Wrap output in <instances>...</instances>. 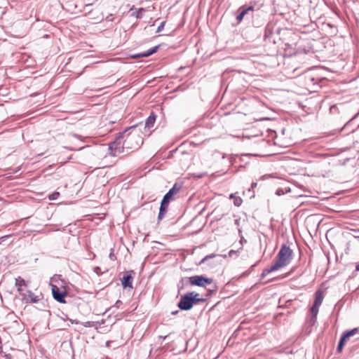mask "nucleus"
<instances>
[{
	"instance_id": "nucleus-6",
	"label": "nucleus",
	"mask_w": 359,
	"mask_h": 359,
	"mask_svg": "<svg viewBox=\"0 0 359 359\" xmlns=\"http://www.w3.org/2000/svg\"><path fill=\"white\" fill-rule=\"evenodd\" d=\"M212 279L205 278L203 276H195L190 278V283L191 285L201 287H205L207 285L212 283Z\"/></svg>"
},
{
	"instance_id": "nucleus-10",
	"label": "nucleus",
	"mask_w": 359,
	"mask_h": 359,
	"mask_svg": "<svg viewBox=\"0 0 359 359\" xmlns=\"http://www.w3.org/2000/svg\"><path fill=\"white\" fill-rule=\"evenodd\" d=\"M155 121H156V116L153 114L150 115L146 121L145 128H148V129L151 128L154 125Z\"/></svg>"
},
{
	"instance_id": "nucleus-23",
	"label": "nucleus",
	"mask_w": 359,
	"mask_h": 359,
	"mask_svg": "<svg viewBox=\"0 0 359 359\" xmlns=\"http://www.w3.org/2000/svg\"><path fill=\"white\" fill-rule=\"evenodd\" d=\"M260 143L261 144L264 145V141L263 139H261V141H260Z\"/></svg>"
},
{
	"instance_id": "nucleus-9",
	"label": "nucleus",
	"mask_w": 359,
	"mask_h": 359,
	"mask_svg": "<svg viewBox=\"0 0 359 359\" xmlns=\"http://www.w3.org/2000/svg\"><path fill=\"white\" fill-rule=\"evenodd\" d=\"M15 286L17 287L20 294H25L24 290L25 289L24 287H27V284L24 279H22L21 277L15 278Z\"/></svg>"
},
{
	"instance_id": "nucleus-12",
	"label": "nucleus",
	"mask_w": 359,
	"mask_h": 359,
	"mask_svg": "<svg viewBox=\"0 0 359 359\" xmlns=\"http://www.w3.org/2000/svg\"><path fill=\"white\" fill-rule=\"evenodd\" d=\"M157 49H158V46H155L153 48H151L146 52H143V53L139 54L137 56L138 57H148V56L152 55L153 53H154L155 52H156Z\"/></svg>"
},
{
	"instance_id": "nucleus-17",
	"label": "nucleus",
	"mask_w": 359,
	"mask_h": 359,
	"mask_svg": "<svg viewBox=\"0 0 359 359\" xmlns=\"http://www.w3.org/2000/svg\"><path fill=\"white\" fill-rule=\"evenodd\" d=\"M58 196H59V193L55 192L49 196V199L50 200H55L57 198Z\"/></svg>"
},
{
	"instance_id": "nucleus-14",
	"label": "nucleus",
	"mask_w": 359,
	"mask_h": 359,
	"mask_svg": "<svg viewBox=\"0 0 359 359\" xmlns=\"http://www.w3.org/2000/svg\"><path fill=\"white\" fill-rule=\"evenodd\" d=\"M346 341V339H345L343 336H341V339L339 340L338 346H337V351H339V352L341 351Z\"/></svg>"
},
{
	"instance_id": "nucleus-26",
	"label": "nucleus",
	"mask_w": 359,
	"mask_h": 359,
	"mask_svg": "<svg viewBox=\"0 0 359 359\" xmlns=\"http://www.w3.org/2000/svg\"><path fill=\"white\" fill-rule=\"evenodd\" d=\"M251 9H252V7H251V6H248V11H249L250 10H251Z\"/></svg>"
},
{
	"instance_id": "nucleus-5",
	"label": "nucleus",
	"mask_w": 359,
	"mask_h": 359,
	"mask_svg": "<svg viewBox=\"0 0 359 359\" xmlns=\"http://www.w3.org/2000/svg\"><path fill=\"white\" fill-rule=\"evenodd\" d=\"M323 300V292L320 290H318L316 292L315 300H314L313 304L311 309V312L313 314V316H317V314L318 313L319 307L321 305Z\"/></svg>"
},
{
	"instance_id": "nucleus-19",
	"label": "nucleus",
	"mask_w": 359,
	"mask_h": 359,
	"mask_svg": "<svg viewBox=\"0 0 359 359\" xmlns=\"http://www.w3.org/2000/svg\"><path fill=\"white\" fill-rule=\"evenodd\" d=\"M215 257V255H208V256H206L203 259H202L201 263L204 262H205V260L208 259V258H212V257Z\"/></svg>"
},
{
	"instance_id": "nucleus-11",
	"label": "nucleus",
	"mask_w": 359,
	"mask_h": 359,
	"mask_svg": "<svg viewBox=\"0 0 359 359\" xmlns=\"http://www.w3.org/2000/svg\"><path fill=\"white\" fill-rule=\"evenodd\" d=\"M123 287H132V277L130 275H126L123 277L122 280Z\"/></svg>"
},
{
	"instance_id": "nucleus-21",
	"label": "nucleus",
	"mask_w": 359,
	"mask_h": 359,
	"mask_svg": "<svg viewBox=\"0 0 359 359\" xmlns=\"http://www.w3.org/2000/svg\"><path fill=\"white\" fill-rule=\"evenodd\" d=\"M109 258L111 259H115V255H114V254L112 252L109 254Z\"/></svg>"
},
{
	"instance_id": "nucleus-13",
	"label": "nucleus",
	"mask_w": 359,
	"mask_h": 359,
	"mask_svg": "<svg viewBox=\"0 0 359 359\" xmlns=\"http://www.w3.org/2000/svg\"><path fill=\"white\" fill-rule=\"evenodd\" d=\"M358 328H354L350 331H348L346 332H345L342 336L345 338V339H348L351 336H353L354 334H355L357 332H358Z\"/></svg>"
},
{
	"instance_id": "nucleus-24",
	"label": "nucleus",
	"mask_w": 359,
	"mask_h": 359,
	"mask_svg": "<svg viewBox=\"0 0 359 359\" xmlns=\"http://www.w3.org/2000/svg\"><path fill=\"white\" fill-rule=\"evenodd\" d=\"M257 185V183H252V188H254Z\"/></svg>"
},
{
	"instance_id": "nucleus-1",
	"label": "nucleus",
	"mask_w": 359,
	"mask_h": 359,
	"mask_svg": "<svg viewBox=\"0 0 359 359\" xmlns=\"http://www.w3.org/2000/svg\"><path fill=\"white\" fill-rule=\"evenodd\" d=\"M132 130L128 133L125 131L121 137L109 145V149L112 151L114 156L121 153L123 148L136 149L143 143L142 137L137 133L135 128L133 127Z\"/></svg>"
},
{
	"instance_id": "nucleus-22",
	"label": "nucleus",
	"mask_w": 359,
	"mask_h": 359,
	"mask_svg": "<svg viewBox=\"0 0 359 359\" xmlns=\"http://www.w3.org/2000/svg\"><path fill=\"white\" fill-rule=\"evenodd\" d=\"M258 154H251V153H248V156H257Z\"/></svg>"
},
{
	"instance_id": "nucleus-15",
	"label": "nucleus",
	"mask_w": 359,
	"mask_h": 359,
	"mask_svg": "<svg viewBox=\"0 0 359 359\" xmlns=\"http://www.w3.org/2000/svg\"><path fill=\"white\" fill-rule=\"evenodd\" d=\"M231 198H235V201L233 202L234 205L236 206H240L242 203V200L239 197H236L234 195L231 194L230 196Z\"/></svg>"
},
{
	"instance_id": "nucleus-18",
	"label": "nucleus",
	"mask_w": 359,
	"mask_h": 359,
	"mask_svg": "<svg viewBox=\"0 0 359 359\" xmlns=\"http://www.w3.org/2000/svg\"><path fill=\"white\" fill-rule=\"evenodd\" d=\"M164 24H165V22H162V23L158 26V27L157 28V31H156L157 32H161V31L162 30V29L163 28Z\"/></svg>"
},
{
	"instance_id": "nucleus-27",
	"label": "nucleus",
	"mask_w": 359,
	"mask_h": 359,
	"mask_svg": "<svg viewBox=\"0 0 359 359\" xmlns=\"http://www.w3.org/2000/svg\"><path fill=\"white\" fill-rule=\"evenodd\" d=\"M355 238H359V236H354Z\"/></svg>"
},
{
	"instance_id": "nucleus-2",
	"label": "nucleus",
	"mask_w": 359,
	"mask_h": 359,
	"mask_svg": "<svg viewBox=\"0 0 359 359\" xmlns=\"http://www.w3.org/2000/svg\"><path fill=\"white\" fill-rule=\"evenodd\" d=\"M292 258V250L285 245L281 246L274 263L265 271L269 273L288 265Z\"/></svg>"
},
{
	"instance_id": "nucleus-7",
	"label": "nucleus",
	"mask_w": 359,
	"mask_h": 359,
	"mask_svg": "<svg viewBox=\"0 0 359 359\" xmlns=\"http://www.w3.org/2000/svg\"><path fill=\"white\" fill-rule=\"evenodd\" d=\"M25 294H20L25 303H36L40 300V296L36 295L29 290H25Z\"/></svg>"
},
{
	"instance_id": "nucleus-25",
	"label": "nucleus",
	"mask_w": 359,
	"mask_h": 359,
	"mask_svg": "<svg viewBox=\"0 0 359 359\" xmlns=\"http://www.w3.org/2000/svg\"><path fill=\"white\" fill-rule=\"evenodd\" d=\"M355 270H356V271H359V264L356 266V267H355Z\"/></svg>"
},
{
	"instance_id": "nucleus-4",
	"label": "nucleus",
	"mask_w": 359,
	"mask_h": 359,
	"mask_svg": "<svg viewBox=\"0 0 359 359\" xmlns=\"http://www.w3.org/2000/svg\"><path fill=\"white\" fill-rule=\"evenodd\" d=\"M180 190V187H177V185H175L164 196L161 205L160 207V211L158 215V219H161L163 216L164 213L166 212L167 207L170 202V200L172 198V196L176 194Z\"/></svg>"
},
{
	"instance_id": "nucleus-3",
	"label": "nucleus",
	"mask_w": 359,
	"mask_h": 359,
	"mask_svg": "<svg viewBox=\"0 0 359 359\" xmlns=\"http://www.w3.org/2000/svg\"><path fill=\"white\" fill-rule=\"evenodd\" d=\"M200 300L199 294L191 292L182 297L178 306L182 310H189L193 306L194 303Z\"/></svg>"
},
{
	"instance_id": "nucleus-8",
	"label": "nucleus",
	"mask_w": 359,
	"mask_h": 359,
	"mask_svg": "<svg viewBox=\"0 0 359 359\" xmlns=\"http://www.w3.org/2000/svg\"><path fill=\"white\" fill-rule=\"evenodd\" d=\"M52 292L55 299L59 302H65L64 299L66 295L65 292H60L57 286L52 285Z\"/></svg>"
},
{
	"instance_id": "nucleus-20",
	"label": "nucleus",
	"mask_w": 359,
	"mask_h": 359,
	"mask_svg": "<svg viewBox=\"0 0 359 359\" xmlns=\"http://www.w3.org/2000/svg\"><path fill=\"white\" fill-rule=\"evenodd\" d=\"M351 244V242L349 241L348 243H347V248H346V253L348 254V251L350 250V245Z\"/></svg>"
},
{
	"instance_id": "nucleus-16",
	"label": "nucleus",
	"mask_w": 359,
	"mask_h": 359,
	"mask_svg": "<svg viewBox=\"0 0 359 359\" xmlns=\"http://www.w3.org/2000/svg\"><path fill=\"white\" fill-rule=\"evenodd\" d=\"M247 13V8L243 9L241 13L237 15L236 19L238 22H241L243 18L244 15Z\"/></svg>"
}]
</instances>
